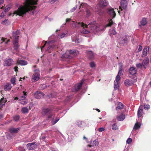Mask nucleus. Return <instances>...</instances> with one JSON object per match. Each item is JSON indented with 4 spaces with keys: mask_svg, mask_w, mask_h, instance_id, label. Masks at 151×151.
<instances>
[{
    "mask_svg": "<svg viewBox=\"0 0 151 151\" xmlns=\"http://www.w3.org/2000/svg\"><path fill=\"white\" fill-rule=\"evenodd\" d=\"M37 0H26L25 6H22L19 7L17 10L14 11L13 14L19 16H23L27 12L29 11L35 10L37 6L35 5L37 4Z\"/></svg>",
    "mask_w": 151,
    "mask_h": 151,
    "instance_id": "obj_1",
    "label": "nucleus"
},
{
    "mask_svg": "<svg viewBox=\"0 0 151 151\" xmlns=\"http://www.w3.org/2000/svg\"><path fill=\"white\" fill-rule=\"evenodd\" d=\"M52 109L50 108H44L42 109V114L43 116H47V120H48L53 116L54 114L52 112Z\"/></svg>",
    "mask_w": 151,
    "mask_h": 151,
    "instance_id": "obj_2",
    "label": "nucleus"
},
{
    "mask_svg": "<svg viewBox=\"0 0 151 151\" xmlns=\"http://www.w3.org/2000/svg\"><path fill=\"white\" fill-rule=\"evenodd\" d=\"M14 63L13 60L11 58H6L4 60L3 65L6 66H10L12 65Z\"/></svg>",
    "mask_w": 151,
    "mask_h": 151,
    "instance_id": "obj_3",
    "label": "nucleus"
},
{
    "mask_svg": "<svg viewBox=\"0 0 151 151\" xmlns=\"http://www.w3.org/2000/svg\"><path fill=\"white\" fill-rule=\"evenodd\" d=\"M35 73L32 76L33 82H35L38 81L40 77V75L39 73V70L38 69L35 70Z\"/></svg>",
    "mask_w": 151,
    "mask_h": 151,
    "instance_id": "obj_4",
    "label": "nucleus"
},
{
    "mask_svg": "<svg viewBox=\"0 0 151 151\" xmlns=\"http://www.w3.org/2000/svg\"><path fill=\"white\" fill-rule=\"evenodd\" d=\"M20 34V31L17 30L16 31H13L12 32V36L11 37V39H13V40H18L19 37V35Z\"/></svg>",
    "mask_w": 151,
    "mask_h": 151,
    "instance_id": "obj_5",
    "label": "nucleus"
},
{
    "mask_svg": "<svg viewBox=\"0 0 151 151\" xmlns=\"http://www.w3.org/2000/svg\"><path fill=\"white\" fill-rule=\"evenodd\" d=\"M128 1L126 0H122L121 2V5L119 7V9L122 11L123 9H125L127 6Z\"/></svg>",
    "mask_w": 151,
    "mask_h": 151,
    "instance_id": "obj_6",
    "label": "nucleus"
},
{
    "mask_svg": "<svg viewBox=\"0 0 151 151\" xmlns=\"http://www.w3.org/2000/svg\"><path fill=\"white\" fill-rule=\"evenodd\" d=\"M108 12L109 14L112 17V18H114L116 16V13L114 11V9L112 8H108L107 9Z\"/></svg>",
    "mask_w": 151,
    "mask_h": 151,
    "instance_id": "obj_7",
    "label": "nucleus"
},
{
    "mask_svg": "<svg viewBox=\"0 0 151 151\" xmlns=\"http://www.w3.org/2000/svg\"><path fill=\"white\" fill-rule=\"evenodd\" d=\"M83 83H78L76 85H75L73 87L72 89V91L73 92H77L81 89Z\"/></svg>",
    "mask_w": 151,
    "mask_h": 151,
    "instance_id": "obj_8",
    "label": "nucleus"
},
{
    "mask_svg": "<svg viewBox=\"0 0 151 151\" xmlns=\"http://www.w3.org/2000/svg\"><path fill=\"white\" fill-rule=\"evenodd\" d=\"M13 43L14 45V50L17 52H18L19 45L18 40L17 39V40H13Z\"/></svg>",
    "mask_w": 151,
    "mask_h": 151,
    "instance_id": "obj_9",
    "label": "nucleus"
},
{
    "mask_svg": "<svg viewBox=\"0 0 151 151\" xmlns=\"http://www.w3.org/2000/svg\"><path fill=\"white\" fill-rule=\"evenodd\" d=\"M44 94L40 91H37L34 94L35 97L37 99H39L43 97Z\"/></svg>",
    "mask_w": 151,
    "mask_h": 151,
    "instance_id": "obj_10",
    "label": "nucleus"
},
{
    "mask_svg": "<svg viewBox=\"0 0 151 151\" xmlns=\"http://www.w3.org/2000/svg\"><path fill=\"white\" fill-rule=\"evenodd\" d=\"M37 145L35 144V142L29 143L27 144V148L29 150H33L36 147Z\"/></svg>",
    "mask_w": 151,
    "mask_h": 151,
    "instance_id": "obj_11",
    "label": "nucleus"
},
{
    "mask_svg": "<svg viewBox=\"0 0 151 151\" xmlns=\"http://www.w3.org/2000/svg\"><path fill=\"white\" fill-rule=\"evenodd\" d=\"M129 73L132 75H134L137 72V70L134 67H131L129 70Z\"/></svg>",
    "mask_w": 151,
    "mask_h": 151,
    "instance_id": "obj_12",
    "label": "nucleus"
},
{
    "mask_svg": "<svg viewBox=\"0 0 151 151\" xmlns=\"http://www.w3.org/2000/svg\"><path fill=\"white\" fill-rule=\"evenodd\" d=\"M149 63V58L147 57L145 58L142 62V64L143 65V68L144 69H145L147 67V65Z\"/></svg>",
    "mask_w": 151,
    "mask_h": 151,
    "instance_id": "obj_13",
    "label": "nucleus"
},
{
    "mask_svg": "<svg viewBox=\"0 0 151 151\" xmlns=\"http://www.w3.org/2000/svg\"><path fill=\"white\" fill-rule=\"evenodd\" d=\"M124 83L126 86H130L133 84L134 82L132 80L127 79L125 81Z\"/></svg>",
    "mask_w": 151,
    "mask_h": 151,
    "instance_id": "obj_14",
    "label": "nucleus"
},
{
    "mask_svg": "<svg viewBox=\"0 0 151 151\" xmlns=\"http://www.w3.org/2000/svg\"><path fill=\"white\" fill-rule=\"evenodd\" d=\"M143 107L142 106H139L137 111V116L138 117H140L142 116L143 114Z\"/></svg>",
    "mask_w": 151,
    "mask_h": 151,
    "instance_id": "obj_15",
    "label": "nucleus"
},
{
    "mask_svg": "<svg viewBox=\"0 0 151 151\" xmlns=\"http://www.w3.org/2000/svg\"><path fill=\"white\" fill-rule=\"evenodd\" d=\"M20 129V128L15 129L13 127H12L9 129V132L11 133H17Z\"/></svg>",
    "mask_w": 151,
    "mask_h": 151,
    "instance_id": "obj_16",
    "label": "nucleus"
},
{
    "mask_svg": "<svg viewBox=\"0 0 151 151\" xmlns=\"http://www.w3.org/2000/svg\"><path fill=\"white\" fill-rule=\"evenodd\" d=\"M99 4L102 7H104L107 5V2L106 0H101L99 2Z\"/></svg>",
    "mask_w": 151,
    "mask_h": 151,
    "instance_id": "obj_17",
    "label": "nucleus"
},
{
    "mask_svg": "<svg viewBox=\"0 0 151 151\" xmlns=\"http://www.w3.org/2000/svg\"><path fill=\"white\" fill-rule=\"evenodd\" d=\"M125 117V116L123 114H121L119 116H118L116 117V119L118 121H122Z\"/></svg>",
    "mask_w": 151,
    "mask_h": 151,
    "instance_id": "obj_18",
    "label": "nucleus"
},
{
    "mask_svg": "<svg viewBox=\"0 0 151 151\" xmlns=\"http://www.w3.org/2000/svg\"><path fill=\"white\" fill-rule=\"evenodd\" d=\"M98 142L97 141L94 140L93 141V142H91L90 144L88 145V146L90 147H92L96 146L98 145Z\"/></svg>",
    "mask_w": 151,
    "mask_h": 151,
    "instance_id": "obj_19",
    "label": "nucleus"
},
{
    "mask_svg": "<svg viewBox=\"0 0 151 151\" xmlns=\"http://www.w3.org/2000/svg\"><path fill=\"white\" fill-rule=\"evenodd\" d=\"M124 106L123 104L120 102H118L117 106L116 108V110L118 109H122Z\"/></svg>",
    "mask_w": 151,
    "mask_h": 151,
    "instance_id": "obj_20",
    "label": "nucleus"
},
{
    "mask_svg": "<svg viewBox=\"0 0 151 151\" xmlns=\"http://www.w3.org/2000/svg\"><path fill=\"white\" fill-rule=\"evenodd\" d=\"M69 54L70 55H73V56H76L78 54V52L77 50H70L69 51Z\"/></svg>",
    "mask_w": 151,
    "mask_h": 151,
    "instance_id": "obj_21",
    "label": "nucleus"
},
{
    "mask_svg": "<svg viewBox=\"0 0 151 151\" xmlns=\"http://www.w3.org/2000/svg\"><path fill=\"white\" fill-rule=\"evenodd\" d=\"M18 63L21 65H24L27 64V61L24 60H20L18 61Z\"/></svg>",
    "mask_w": 151,
    "mask_h": 151,
    "instance_id": "obj_22",
    "label": "nucleus"
},
{
    "mask_svg": "<svg viewBox=\"0 0 151 151\" xmlns=\"http://www.w3.org/2000/svg\"><path fill=\"white\" fill-rule=\"evenodd\" d=\"M149 48L147 47H145L143 50L142 52L143 55L145 56L147 55V51H149Z\"/></svg>",
    "mask_w": 151,
    "mask_h": 151,
    "instance_id": "obj_23",
    "label": "nucleus"
},
{
    "mask_svg": "<svg viewBox=\"0 0 151 151\" xmlns=\"http://www.w3.org/2000/svg\"><path fill=\"white\" fill-rule=\"evenodd\" d=\"M84 121H78L77 122V124L80 127H84Z\"/></svg>",
    "mask_w": 151,
    "mask_h": 151,
    "instance_id": "obj_24",
    "label": "nucleus"
},
{
    "mask_svg": "<svg viewBox=\"0 0 151 151\" xmlns=\"http://www.w3.org/2000/svg\"><path fill=\"white\" fill-rule=\"evenodd\" d=\"M12 86L9 83H7L6 85L4 87V90L5 91H8L10 90Z\"/></svg>",
    "mask_w": 151,
    "mask_h": 151,
    "instance_id": "obj_25",
    "label": "nucleus"
},
{
    "mask_svg": "<svg viewBox=\"0 0 151 151\" xmlns=\"http://www.w3.org/2000/svg\"><path fill=\"white\" fill-rule=\"evenodd\" d=\"M88 54L89 55V59H91L94 58V54L91 51H89L88 52Z\"/></svg>",
    "mask_w": 151,
    "mask_h": 151,
    "instance_id": "obj_26",
    "label": "nucleus"
},
{
    "mask_svg": "<svg viewBox=\"0 0 151 151\" xmlns=\"http://www.w3.org/2000/svg\"><path fill=\"white\" fill-rule=\"evenodd\" d=\"M6 101V99H4V98L3 97L0 100V105H1L2 106L4 105L5 102Z\"/></svg>",
    "mask_w": 151,
    "mask_h": 151,
    "instance_id": "obj_27",
    "label": "nucleus"
},
{
    "mask_svg": "<svg viewBox=\"0 0 151 151\" xmlns=\"http://www.w3.org/2000/svg\"><path fill=\"white\" fill-rule=\"evenodd\" d=\"M123 66H121L119 68V71L118 74L117 75H119L120 76V75H121L123 74Z\"/></svg>",
    "mask_w": 151,
    "mask_h": 151,
    "instance_id": "obj_28",
    "label": "nucleus"
},
{
    "mask_svg": "<svg viewBox=\"0 0 151 151\" xmlns=\"http://www.w3.org/2000/svg\"><path fill=\"white\" fill-rule=\"evenodd\" d=\"M141 25L142 26L145 25L147 23V20L146 18H143L141 21Z\"/></svg>",
    "mask_w": 151,
    "mask_h": 151,
    "instance_id": "obj_29",
    "label": "nucleus"
},
{
    "mask_svg": "<svg viewBox=\"0 0 151 151\" xmlns=\"http://www.w3.org/2000/svg\"><path fill=\"white\" fill-rule=\"evenodd\" d=\"M96 12L100 15H101L103 14V12L102 9L99 8V9H96Z\"/></svg>",
    "mask_w": 151,
    "mask_h": 151,
    "instance_id": "obj_30",
    "label": "nucleus"
},
{
    "mask_svg": "<svg viewBox=\"0 0 151 151\" xmlns=\"http://www.w3.org/2000/svg\"><path fill=\"white\" fill-rule=\"evenodd\" d=\"M1 24L4 25H8L9 24V22L7 19H5L4 21H3Z\"/></svg>",
    "mask_w": 151,
    "mask_h": 151,
    "instance_id": "obj_31",
    "label": "nucleus"
},
{
    "mask_svg": "<svg viewBox=\"0 0 151 151\" xmlns=\"http://www.w3.org/2000/svg\"><path fill=\"white\" fill-rule=\"evenodd\" d=\"M140 127V126L139 125V123L138 122H136L134 127L133 129L136 130L139 128Z\"/></svg>",
    "mask_w": 151,
    "mask_h": 151,
    "instance_id": "obj_32",
    "label": "nucleus"
},
{
    "mask_svg": "<svg viewBox=\"0 0 151 151\" xmlns=\"http://www.w3.org/2000/svg\"><path fill=\"white\" fill-rule=\"evenodd\" d=\"M21 111L23 113H27L28 112L29 110L27 107H24L22 108Z\"/></svg>",
    "mask_w": 151,
    "mask_h": 151,
    "instance_id": "obj_33",
    "label": "nucleus"
},
{
    "mask_svg": "<svg viewBox=\"0 0 151 151\" xmlns=\"http://www.w3.org/2000/svg\"><path fill=\"white\" fill-rule=\"evenodd\" d=\"M113 22L111 19H110L109 21V23L106 26L105 28L111 27L113 24Z\"/></svg>",
    "mask_w": 151,
    "mask_h": 151,
    "instance_id": "obj_34",
    "label": "nucleus"
},
{
    "mask_svg": "<svg viewBox=\"0 0 151 151\" xmlns=\"http://www.w3.org/2000/svg\"><path fill=\"white\" fill-rule=\"evenodd\" d=\"M121 77L119 75H117L116 77L115 80L114 81V83H118L119 81L120 80Z\"/></svg>",
    "mask_w": 151,
    "mask_h": 151,
    "instance_id": "obj_35",
    "label": "nucleus"
},
{
    "mask_svg": "<svg viewBox=\"0 0 151 151\" xmlns=\"http://www.w3.org/2000/svg\"><path fill=\"white\" fill-rule=\"evenodd\" d=\"M84 122V127H89L90 125V124H91V123L89 121L87 120L85 122Z\"/></svg>",
    "mask_w": 151,
    "mask_h": 151,
    "instance_id": "obj_36",
    "label": "nucleus"
},
{
    "mask_svg": "<svg viewBox=\"0 0 151 151\" xmlns=\"http://www.w3.org/2000/svg\"><path fill=\"white\" fill-rule=\"evenodd\" d=\"M112 129L113 130H116L118 129V127L117 126L116 123H114L112 125Z\"/></svg>",
    "mask_w": 151,
    "mask_h": 151,
    "instance_id": "obj_37",
    "label": "nucleus"
},
{
    "mask_svg": "<svg viewBox=\"0 0 151 151\" xmlns=\"http://www.w3.org/2000/svg\"><path fill=\"white\" fill-rule=\"evenodd\" d=\"M15 77H13L11 78V82L12 84L14 85L16 84L15 83Z\"/></svg>",
    "mask_w": 151,
    "mask_h": 151,
    "instance_id": "obj_38",
    "label": "nucleus"
},
{
    "mask_svg": "<svg viewBox=\"0 0 151 151\" xmlns=\"http://www.w3.org/2000/svg\"><path fill=\"white\" fill-rule=\"evenodd\" d=\"M19 118V116L17 115H16L13 117V119L16 122L18 121Z\"/></svg>",
    "mask_w": 151,
    "mask_h": 151,
    "instance_id": "obj_39",
    "label": "nucleus"
},
{
    "mask_svg": "<svg viewBox=\"0 0 151 151\" xmlns=\"http://www.w3.org/2000/svg\"><path fill=\"white\" fill-rule=\"evenodd\" d=\"M86 16L87 17H89L91 15V11L88 9H86Z\"/></svg>",
    "mask_w": 151,
    "mask_h": 151,
    "instance_id": "obj_40",
    "label": "nucleus"
},
{
    "mask_svg": "<svg viewBox=\"0 0 151 151\" xmlns=\"http://www.w3.org/2000/svg\"><path fill=\"white\" fill-rule=\"evenodd\" d=\"M136 66L138 68H142L143 67V65L142 64L139 63L136 64Z\"/></svg>",
    "mask_w": 151,
    "mask_h": 151,
    "instance_id": "obj_41",
    "label": "nucleus"
},
{
    "mask_svg": "<svg viewBox=\"0 0 151 151\" xmlns=\"http://www.w3.org/2000/svg\"><path fill=\"white\" fill-rule=\"evenodd\" d=\"M90 67L92 68H93L96 66V64L94 62H92L90 63Z\"/></svg>",
    "mask_w": 151,
    "mask_h": 151,
    "instance_id": "obj_42",
    "label": "nucleus"
},
{
    "mask_svg": "<svg viewBox=\"0 0 151 151\" xmlns=\"http://www.w3.org/2000/svg\"><path fill=\"white\" fill-rule=\"evenodd\" d=\"M54 47V46H50L48 47L47 49V51H48V52H50L51 50Z\"/></svg>",
    "mask_w": 151,
    "mask_h": 151,
    "instance_id": "obj_43",
    "label": "nucleus"
},
{
    "mask_svg": "<svg viewBox=\"0 0 151 151\" xmlns=\"http://www.w3.org/2000/svg\"><path fill=\"white\" fill-rule=\"evenodd\" d=\"M81 33L83 34H88L89 33V31L84 29V28H83V29L81 31Z\"/></svg>",
    "mask_w": 151,
    "mask_h": 151,
    "instance_id": "obj_44",
    "label": "nucleus"
},
{
    "mask_svg": "<svg viewBox=\"0 0 151 151\" xmlns=\"http://www.w3.org/2000/svg\"><path fill=\"white\" fill-rule=\"evenodd\" d=\"M116 33L114 28H113L112 29L111 31V34L114 35H116Z\"/></svg>",
    "mask_w": 151,
    "mask_h": 151,
    "instance_id": "obj_45",
    "label": "nucleus"
},
{
    "mask_svg": "<svg viewBox=\"0 0 151 151\" xmlns=\"http://www.w3.org/2000/svg\"><path fill=\"white\" fill-rule=\"evenodd\" d=\"M10 8L8 6H6L4 9V12L6 13L10 9Z\"/></svg>",
    "mask_w": 151,
    "mask_h": 151,
    "instance_id": "obj_46",
    "label": "nucleus"
},
{
    "mask_svg": "<svg viewBox=\"0 0 151 151\" xmlns=\"http://www.w3.org/2000/svg\"><path fill=\"white\" fill-rule=\"evenodd\" d=\"M81 26L82 27H83V28H84V26H85V27L86 28H88V25L87 24H85L83 22H82L81 23Z\"/></svg>",
    "mask_w": 151,
    "mask_h": 151,
    "instance_id": "obj_47",
    "label": "nucleus"
},
{
    "mask_svg": "<svg viewBox=\"0 0 151 151\" xmlns=\"http://www.w3.org/2000/svg\"><path fill=\"white\" fill-rule=\"evenodd\" d=\"M118 84H119V83H114V89L115 90H116V89H117L118 88V87H119V86L118 85Z\"/></svg>",
    "mask_w": 151,
    "mask_h": 151,
    "instance_id": "obj_48",
    "label": "nucleus"
},
{
    "mask_svg": "<svg viewBox=\"0 0 151 151\" xmlns=\"http://www.w3.org/2000/svg\"><path fill=\"white\" fill-rule=\"evenodd\" d=\"M132 139L131 138H128L127 140V143L128 144H130L131 142H132Z\"/></svg>",
    "mask_w": 151,
    "mask_h": 151,
    "instance_id": "obj_49",
    "label": "nucleus"
},
{
    "mask_svg": "<svg viewBox=\"0 0 151 151\" xmlns=\"http://www.w3.org/2000/svg\"><path fill=\"white\" fill-rule=\"evenodd\" d=\"M66 35L65 33H63L62 34H60L58 35V36L61 38L63 37Z\"/></svg>",
    "mask_w": 151,
    "mask_h": 151,
    "instance_id": "obj_50",
    "label": "nucleus"
},
{
    "mask_svg": "<svg viewBox=\"0 0 151 151\" xmlns=\"http://www.w3.org/2000/svg\"><path fill=\"white\" fill-rule=\"evenodd\" d=\"M150 108V106L149 105H145L144 109L145 110H148Z\"/></svg>",
    "mask_w": 151,
    "mask_h": 151,
    "instance_id": "obj_51",
    "label": "nucleus"
},
{
    "mask_svg": "<svg viewBox=\"0 0 151 151\" xmlns=\"http://www.w3.org/2000/svg\"><path fill=\"white\" fill-rule=\"evenodd\" d=\"M20 103L23 105H25L27 103V101H25L24 100H22L20 102Z\"/></svg>",
    "mask_w": 151,
    "mask_h": 151,
    "instance_id": "obj_52",
    "label": "nucleus"
},
{
    "mask_svg": "<svg viewBox=\"0 0 151 151\" xmlns=\"http://www.w3.org/2000/svg\"><path fill=\"white\" fill-rule=\"evenodd\" d=\"M59 120V119H56L55 120L53 121L52 122V124L53 125L55 124Z\"/></svg>",
    "mask_w": 151,
    "mask_h": 151,
    "instance_id": "obj_53",
    "label": "nucleus"
},
{
    "mask_svg": "<svg viewBox=\"0 0 151 151\" xmlns=\"http://www.w3.org/2000/svg\"><path fill=\"white\" fill-rule=\"evenodd\" d=\"M105 129L103 127H101L99 128L98 131L99 132H102L104 131Z\"/></svg>",
    "mask_w": 151,
    "mask_h": 151,
    "instance_id": "obj_54",
    "label": "nucleus"
},
{
    "mask_svg": "<svg viewBox=\"0 0 151 151\" xmlns=\"http://www.w3.org/2000/svg\"><path fill=\"white\" fill-rule=\"evenodd\" d=\"M142 49V47L141 45H139V47L138 49V51L139 52L141 51Z\"/></svg>",
    "mask_w": 151,
    "mask_h": 151,
    "instance_id": "obj_55",
    "label": "nucleus"
},
{
    "mask_svg": "<svg viewBox=\"0 0 151 151\" xmlns=\"http://www.w3.org/2000/svg\"><path fill=\"white\" fill-rule=\"evenodd\" d=\"M18 67L17 66H16L14 68V71L15 72H17L18 71Z\"/></svg>",
    "mask_w": 151,
    "mask_h": 151,
    "instance_id": "obj_56",
    "label": "nucleus"
},
{
    "mask_svg": "<svg viewBox=\"0 0 151 151\" xmlns=\"http://www.w3.org/2000/svg\"><path fill=\"white\" fill-rule=\"evenodd\" d=\"M47 41H45V44H44V45H43V46L42 47H41V51H42V49L44 48V47L45 46L46 43H47Z\"/></svg>",
    "mask_w": 151,
    "mask_h": 151,
    "instance_id": "obj_57",
    "label": "nucleus"
},
{
    "mask_svg": "<svg viewBox=\"0 0 151 151\" xmlns=\"http://www.w3.org/2000/svg\"><path fill=\"white\" fill-rule=\"evenodd\" d=\"M42 89H44L47 87V86L45 84H43L42 85Z\"/></svg>",
    "mask_w": 151,
    "mask_h": 151,
    "instance_id": "obj_58",
    "label": "nucleus"
},
{
    "mask_svg": "<svg viewBox=\"0 0 151 151\" xmlns=\"http://www.w3.org/2000/svg\"><path fill=\"white\" fill-rule=\"evenodd\" d=\"M20 99L23 100L25 98V97L24 96H22L20 97Z\"/></svg>",
    "mask_w": 151,
    "mask_h": 151,
    "instance_id": "obj_59",
    "label": "nucleus"
},
{
    "mask_svg": "<svg viewBox=\"0 0 151 151\" xmlns=\"http://www.w3.org/2000/svg\"><path fill=\"white\" fill-rule=\"evenodd\" d=\"M45 137L44 136H42L41 137H40V139L43 140H44V139H45Z\"/></svg>",
    "mask_w": 151,
    "mask_h": 151,
    "instance_id": "obj_60",
    "label": "nucleus"
},
{
    "mask_svg": "<svg viewBox=\"0 0 151 151\" xmlns=\"http://www.w3.org/2000/svg\"><path fill=\"white\" fill-rule=\"evenodd\" d=\"M5 39L4 38L2 37L1 39V41H2V42H1V43H2L3 42H5Z\"/></svg>",
    "mask_w": 151,
    "mask_h": 151,
    "instance_id": "obj_61",
    "label": "nucleus"
},
{
    "mask_svg": "<svg viewBox=\"0 0 151 151\" xmlns=\"http://www.w3.org/2000/svg\"><path fill=\"white\" fill-rule=\"evenodd\" d=\"M4 0H0V5L3 4L4 2Z\"/></svg>",
    "mask_w": 151,
    "mask_h": 151,
    "instance_id": "obj_62",
    "label": "nucleus"
},
{
    "mask_svg": "<svg viewBox=\"0 0 151 151\" xmlns=\"http://www.w3.org/2000/svg\"><path fill=\"white\" fill-rule=\"evenodd\" d=\"M64 56L65 58H70V56L69 55H68V56H66V55L65 54V55H64Z\"/></svg>",
    "mask_w": 151,
    "mask_h": 151,
    "instance_id": "obj_63",
    "label": "nucleus"
},
{
    "mask_svg": "<svg viewBox=\"0 0 151 151\" xmlns=\"http://www.w3.org/2000/svg\"><path fill=\"white\" fill-rule=\"evenodd\" d=\"M71 20V19L69 18H67L66 19V22H69Z\"/></svg>",
    "mask_w": 151,
    "mask_h": 151,
    "instance_id": "obj_64",
    "label": "nucleus"
}]
</instances>
